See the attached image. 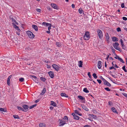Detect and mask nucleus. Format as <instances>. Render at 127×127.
Returning a JSON list of instances; mask_svg holds the SVG:
<instances>
[{
  "label": "nucleus",
  "instance_id": "nucleus-23",
  "mask_svg": "<svg viewBox=\"0 0 127 127\" xmlns=\"http://www.w3.org/2000/svg\"><path fill=\"white\" fill-rule=\"evenodd\" d=\"M63 119L65 120L64 121V122H65V123L67 122L68 121V118L67 116H64Z\"/></svg>",
  "mask_w": 127,
  "mask_h": 127
},
{
  "label": "nucleus",
  "instance_id": "nucleus-1",
  "mask_svg": "<svg viewBox=\"0 0 127 127\" xmlns=\"http://www.w3.org/2000/svg\"><path fill=\"white\" fill-rule=\"evenodd\" d=\"M97 34L99 38L101 40H102L103 36V33L102 31L99 29L97 30Z\"/></svg>",
  "mask_w": 127,
  "mask_h": 127
},
{
  "label": "nucleus",
  "instance_id": "nucleus-41",
  "mask_svg": "<svg viewBox=\"0 0 127 127\" xmlns=\"http://www.w3.org/2000/svg\"><path fill=\"white\" fill-rule=\"evenodd\" d=\"M24 79L23 78H20L19 79V81L21 82H22L24 80Z\"/></svg>",
  "mask_w": 127,
  "mask_h": 127
},
{
  "label": "nucleus",
  "instance_id": "nucleus-42",
  "mask_svg": "<svg viewBox=\"0 0 127 127\" xmlns=\"http://www.w3.org/2000/svg\"><path fill=\"white\" fill-rule=\"evenodd\" d=\"M104 89L105 90H106L107 91H111V90L110 89H109V88L108 87L104 88Z\"/></svg>",
  "mask_w": 127,
  "mask_h": 127
},
{
  "label": "nucleus",
  "instance_id": "nucleus-29",
  "mask_svg": "<svg viewBox=\"0 0 127 127\" xmlns=\"http://www.w3.org/2000/svg\"><path fill=\"white\" fill-rule=\"evenodd\" d=\"M79 117L78 116H77L76 115H74V119L78 120L79 119Z\"/></svg>",
  "mask_w": 127,
  "mask_h": 127
},
{
  "label": "nucleus",
  "instance_id": "nucleus-15",
  "mask_svg": "<svg viewBox=\"0 0 127 127\" xmlns=\"http://www.w3.org/2000/svg\"><path fill=\"white\" fill-rule=\"evenodd\" d=\"M104 85H107L108 87H110L111 85L106 80L104 82Z\"/></svg>",
  "mask_w": 127,
  "mask_h": 127
},
{
  "label": "nucleus",
  "instance_id": "nucleus-12",
  "mask_svg": "<svg viewBox=\"0 0 127 127\" xmlns=\"http://www.w3.org/2000/svg\"><path fill=\"white\" fill-rule=\"evenodd\" d=\"M78 97L79 99L82 100L83 102H85V98L84 97H83L81 95H79L78 96Z\"/></svg>",
  "mask_w": 127,
  "mask_h": 127
},
{
  "label": "nucleus",
  "instance_id": "nucleus-33",
  "mask_svg": "<svg viewBox=\"0 0 127 127\" xmlns=\"http://www.w3.org/2000/svg\"><path fill=\"white\" fill-rule=\"evenodd\" d=\"M17 108L20 111V110L23 111H24V109H23L21 107L17 106Z\"/></svg>",
  "mask_w": 127,
  "mask_h": 127
},
{
  "label": "nucleus",
  "instance_id": "nucleus-24",
  "mask_svg": "<svg viewBox=\"0 0 127 127\" xmlns=\"http://www.w3.org/2000/svg\"><path fill=\"white\" fill-rule=\"evenodd\" d=\"M83 62L81 61H79V65H78L79 66V67H82V65Z\"/></svg>",
  "mask_w": 127,
  "mask_h": 127
},
{
  "label": "nucleus",
  "instance_id": "nucleus-21",
  "mask_svg": "<svg viewBox=\"0 0 127 127\" xmlns=\"http://www.w3.org/2000/svg\"><path fill=\"white\" fill-rule=\"evenodd\" d=\"M75 112V113L77 114L78 115L81 116L82 115V114L79 113V112L77 110H75L74 111Z\"/></svg>",
  "mask_w": 127,
  "mask_h": 127
},
{
  "label": "nucleus",
  "instance_id": "nucleus-3",
  "mask_svg": "<svg viewBox=\"0 0 127 127\" xmlns=\"http://www.w3.org/2000/svg\"><path fill=\"white\" fill-rule=\"evenodd\" d=\"M27 34L29 37L31 38H33L34 37V35L33 33L30 31H28L27 32Z\"/></svg>",
  "mask_w": 127,
  "mask_h": 127
},
{
  "label": "nucleus",
  "instance_id": "nucleus-19",
  "mask_svg": "<svg viewBox=\"0 0 127 127\" xmlns=\"http://www.w3.org/2000/svg\"><path fill=\"white\" fill-rule=\"evenodd\" d=\"M46 91V89L45 88L43 89V90L42 91V92L40 93V95H43Z\"/></svg>",
  "mask_w": 127,
  "mask_h": 127
},
{
  "label": "nucleus",
  "instance_id": "nucleus-28",
  "mask_svg": "<svg viewBox=\"0 0 127 127\" xmlns=\"http://www.w3.org/2000/svg\"><path fill=\"white\" fill-rule=\"evenodd\" d=\"M83 91L86 93H88L89 92V91L86 88H85L83 89Z\"/></svg>",
  "mask_w": 127,
  "mask_h": 127
},
{
  "label": "nucleus",
  "instance_id": "nucleus-40",
  "mask_svg": "<svg viewBox=\"0 0 127 127\" xmlns=\"http://www.w3.org/2000/svg\"><path fill=\"white\" fill-rule=\"evenodd\" d=\"M93 77L95 78V79H96L97 77L96 75V73H94L93 74Z\"/></svg>",
  "mask_w": 127,
  "mask_h": 127
},
{
  "label": "nucleus",
  "instance_id": "nucleus-32",
  "mask_svg": "<svg viewBox=\"0 0 127 127\" xmlns=\"http://www.w3.org/2000/svg\"><path fill=\"white\" fill-rule=\"evenodd\" d=\"M37 105V104H35L33 105H32L30 106L29 108L30 109H32V108H33L34 107L36 106Z\"/></svg>",
  "mask_w": 127,
  "mask_h": 127
},
{
  "label": "nucleus",
  "instance_id": "nucleus-31",
  "mask_svg": "<svg viewBox=\"0 0 127 127\" xmlns=\"http://www.w3.org/2000/svg\"><path fill=\"white\" fill-rule=\"evenodd\" d=\"M122 69L125 72L127 73V70L126 68V66H123L122 67Z\"/></svg>",
  "mask_w": 127,
  "mask_h": 127
},
{
  "label": "nucleus",
  "instance_id": "nucleus-13",
  "mask_svg": "<svg viewBox=\"0 0 127 127\" xmlns=\"http://www.w3.org/2000/svg\"><path fill=\"white\" fill-rule=\"evenodd\" d=\"M112 41L114 42H117L118 40L117 38L115 37H112Z\"/></svg>",
  "mask_w": 127,
  "mask_h": 127
},
{
  "label": "nucleus",
  "instance_id": "nucleus-57",
  "mask_svg": "<svg viewBox=\"0 0 127 127\" xmlns=\"http://www.w3.org/2000/svg\"><path fill=\"white\" fill-rule=\"evenodd\" d=\"M120 42L121 43V44H124V42L123 40L122 39H120Z\"/></svg>",
  "mask_w": 127,
  "mask_h": 127
},
{
  "label": "nucleus",
  "instance_id": "nucleus-14",
  "mask_svg": "<svg viewBox=\"0 0 127 127\" xmlns=\"http://www.w3.org/2000/svg\"><path fill=\"white\" fill-rule=\"evenodd\" d=\"M119 45V44L118 42H116L113 44V46L115 49L118 47Z\"/></svg>",
  "mask_w": 127,
  "mask_h": 127
},
{
  "label": "nucleus",
  "instance_id": "nucleus-36",
  "mask_svg": "<svg viewBox=\"0 0 127 127\" xmlns=\"http://www.w3.org/2000/svg\"><path fill=\"white\" fill-rule=\"evenodd\" d=\"M40 79L41 81H43L44 82H45L46 80V79L45 78L42 77H41L40 78Z\"/></svg>",
  "mask_w": 127,
  "mask_h": 127
},
{
  "label": "nucleus",
  "instance_id": "nucleus-48",
  "mask_svg": "<svg viewBox=\"0 0 127 127\" xmlns=\"http://www.w3.org/2000/svg\"><path fill=\"white\" fill-rule=\"evenodd\" d=\"M116 49L119 51L120 52H121L122 51V50L119 47H117V48H116Z\"/></svg>",
  "mask_w": 127,
  "mask_h": 127
},
{
  "label": "nucleus",
  "instance_id": "nucleus-59",
  "mask_svg": "<svg viewBox=\"0 0 127 127\" xmlns=\"http://www.w3.org/2000/svg\"><path fill=\"white\" fill-rule=\"evenodd\" d=\"M11 19H12V22H16V21L13 18H11Z\"/></svg>",
  "mask_w": 127,
  "mask_h": 127
},
{
  "label": "nucleus",
  "instance_id": "nucleus-20",
  "mask_svg": "<svg viewBox=\"0 0 127 127\" xmlns=\"http://www.w3.org/2000/svg\"><path fill=\"white\" fill-rule=\"evenodd\" d=\"M82 107L83 108V109L85 110L88 111L89 110L87 108V107L85 105H83L82 106Z\"/></svg>",
  "mask_w": 127,
  "mask_h": 127
},
{
  "label": "nucleus",
  "instance_id": "nucleus-26",
  "mask_svg": "<svg viewBox=\"0 0 127 127\" xmlns=\"http://www.w3.org/2000/svg\"><path fill=\"white\" fill-rule=\"evenodd\" d=\"M61 95L62 96H64L65 97H68V95L62 93L61 94Z\"/></svg>",
  "mask_w": 127,
  "mask_h": 127
},
{
  "label": "nucleus",
  "instance_id": "nucleus-45",
  "mask_svg": "<svg viewBox=\"0 0 127 127\" xmlns=\"http://www.w3.org/2000/svg\"><path fill=\"white\" fill-rule=\"evenodd\" d=\"M108 104L110 106L112 105L113 103L111 101H109L108 102Z\"/></svg>",
  "mask_w": 127,
  "mask_h": 127
},
{
  "label": "nucleus",
  "instance_id": "nucleus-38",
  "mask_svg": "<svg viewBox=\"0 0 127 127\" xmlns=\"http://www.w3.org/2000/svg\"><path fill=\"white\" fill-rule=\"evenodd\" d=\"M12 24L13 25L14 28L16 29H17V28H18V27L14 23H12Z\"/></svg>",
  "mask_w": 127,
  "mask_h": 127
},
{
  "label": "nucleus",
  "instance_id": "nucleus-16",
  "mask_svg": "<svg viewBox=\"0 0 127 127\" xmlns=\"http://www.w3.org/2000/svg\"><path fill=\"white\" fill-rule=\"evenodd\" d=\"M32 27L36 31H37L38 30V28L36 25H32Z\"/></svg>",
  "mask_w": 127,
  "mask_h": 127
},
{
  "label": "nucleus",
  "instance_id": "nucleus-64",
  "mask_svg": "<svg viewBox=\"0 0 127 127\" xmlns=\"http://www.w3.org/2000/svg\"><path fill=\"white\" fill-rule=\"evenodd\" d=\"M71 6L73 8H74L75 7V5L74 4H72Z\"/></svg>",
  "mask_w": 127,
  "mask_h": 127
},
{
  "label": "nucleus",
  "instance_id": "nucleus-39",
  "mask_svg": "<svg viewBox=\"0 0 127 127\" xmlns=\"http://www.w3.org/2000/svg\"><path fill=\"white\" fill-rule=\"evenodd\" d=\"M100 78L103 81V82L106 80L103 78L102 76H101L100 77Z\"/></svg>",
  "mask_w": 127,
  "mask_h": 127
},
{
  "label": "nucleus",
  "instance_id": "nucleus-6",
  "mask_svg": "<svg viewBox=\"0 0 127 127\" xmlns=\"http://www.w3.org/2000/svg\"><path fill=\"white\" fill-rule=\"evenodd\" d=\"M52 66L53 68L57 71H58L59 70L60 67L56 64H53L52 65Z\"/></svg>",
  "mask_w": 127,
  "mask_h": 127
},
{
  "label": "nucleus",
  "instance_id": "nucleus-47",
  "mask_svg": "<svg viewBox=\"0 0 127 127\" xmlns=\"http://www.w3.org/2000/svg\"><path fill=\"white\" fill-rule=\"evenodd\" d=\"M36 10L37 12H40L41 11V10L40 9H36Z\"/></svg>",
  "mask_w": 127,
  "mask_h": 127
},
{
  "label": "nucleus",
  "instance_id": "nucleus-27",
  "mask_svg": "<svg viewBox=\"0 0 127 127\" xmlns=\"http://www.w3.org/2000/svg\"><path fill=\"white\" fill-rule=\"evenodd\" d=\"M78 11L79 12V13L80 14H81L82 13V12H83V11L82 9V8H80L78 10Z\"/></svg>",
  "mask_w": 127,
  "mask_h": 127
},
{
  "label": "nucleus",
  "instance_id": "nucleus-55",
  "mask_svg": "<svg viewBox=\"0 0 127 127\" xmlns=\"http://www.w3.org/2000/svg\"><path fill=\"white\" fill-rule=\"evenodd\" d=\"M52 25L51 24H50V25L49 26V27H48V30H50V29L51 28V26Z\"/></svg>",
  "mask_w": 127,
  "mask_h": 127
},
{
  "label": "nucleus",
  "instance_id": "nucleus-37",
  "mask_svg": "<svg viewBox=\"0 0 127 127\" xmlns=\"http://www.w3.org/2000/svg\"><path fill=\"white\" fill-rule=\"evenodd\" d=\"M121 45L122 49L125 50H126V47L125 46L124 43L121 44Z\"/></svg>",
  "mask_w": 127,
  "mask_h": 127
},
{
  "label": "nucleus",
  "instance_id": "nucleus-56",
  "mask_svg": "<svg viewBox=\"0 0 127 127\" xmlns=\"http://www.w3.org/2000/svg\"><path fill=\"white\" fill-rule=\"evenodd\" d=\"M34 79H37L36 77L34 75H32L31 76Z\"/></svg>",
  "mask_w": 127,
  "mask_h": 127
},
{
  "label": "nucleus",
  "instance_id": "nucleus-25",
  "mask_svg": "<svg viewBox=\"0 0 127 127\" xmlns=\"http://www.w3.org/2000/svg\"><path fill=\"white\" fill-rule=\"evenodd\" d=\"M39 126L41 127H45V124L44 123H40L39 124Z\"/></svg>",
  "mask_w": 127,
  "mask_h": 127
},
{
  "label": "nucleus",
  "instance_id": "nucleus-35",
  "mask_svg": "<svg viewBox=\"0 0 127 127\" xmlns=\"http://www.w3.org/2000/svg\"><path fill=\"white\" fill-rule=\"evenodd\" d=\"M111 49H112V52L115 55H116V54L115 53V50L114 49L113 47H112L111 48Z\"/></svg>",
  "mask_w": 127,
  "mask_h": 127
},
{
  "label": "nucleus",
  "instance_id": "nucleus-49",
  "mask_svg": "<svg viewBox=\"0 0 127 127\" xmlns=\"http://www.w3.org/2000/svg\"><path fill=\"white\" fill-rule=\"evenodd\" d=\"M0 110L2 111L5 112L4 109L2 108H0Z\"/></svg>",
  "mask_w": 127,
  "mask_h": 127
},
{
  "label": "nucleus",
  "instance_id": "nucleus-5",
  "mask_svg": "<svg viewBox=\"0 0 127 127\" xmlns=\"http://www.w3.org/2000/svg\"><path fill=\"white\" fill-rule=\"evenodd\" d=\"M22 107L24 109V111L26 112L28 111V108L29 107L28 105L25 104L22 105Z\"/></svg>",
  "mask_w": 127,
  "mask_h": 127
},
{
  "label": "nucleus",
  "instance_id": "nucleus-60",
  "mask_svg": "<svg viewBox=\"0 0 127 127\" xmlns=\"http://www.w3.org/2000/svg\"><path fill=\"white\" fill-rule=\"evenodd\" d=\"M16 29L18 31V32H20L21 31L19 29L18 27V28H17V29Z\"/></svg>",
  "mask_w": 127,
  "mask_h": 127
},
{
  "label": "nucleus",
  "instance_id": "nucleus-62",
  "mask_svg": "<svg viewBox=\"0 0 127 127\" xmlns=\"http://www.w3.org/2000/svg\"><path fill=\"white\" fill-rule=\"evenodd\" d=\"M28 50H32V49L31 48H30L29 46H28L27 48Z\"/></svg>",
  "mask_w": 127,
  "mask_h": 127
},
{
  "label": "nucleus",
  "instance_id": "nucleus-53",
  "mask_svg": "<svg viewBox=\"0 0 127 127\" xmlns=\"http://www.w3.org/2000/svg\"><path fill=\"white\" fill-rule=\"evenodd\" d=\"M123 95L125 96V97L127 98V94L125 93H123Z\"/></svg>",
  "mask_w": 127,
  "mask_h": 127
},
{
  "label": "nucleus",
  "instance_id": "nucleus-30",
  "mask_svg": "<svg viewBox=\"0 0 127 127\" xmlns=\"http://www.w3.org/2000/svg\"><path fill=\"white\" fill-rule=\"evenodd\" d=\"M14 118L15 119H19L20 118L18 115H13Z\"/></svg>",
  "mask_w": 127,
  "mask_h": 127
},
{
  "label": "nucleus",
  "instance_id": "nucleus-61",
  "mask_svg": "<svg viewBox=\"0 0 127 127\" xmlns=\"http://www.w3.org/2000/svg\"><path fill=\"white\" fill-rule=\"evenodd\" d=\"M40 101V99H37V100H36L35 101V103H37L38 102Z\"/></svg>",
  "mask_w": 127,
  "mask_h": 127
},
{
  "label": "nucleus",
  "instance_id": "nucleus-7",
  "mask_svg": "<svg viewBox=\"0 0 127 127\" xmlns=\"http://www.w3.org/2000/svg\"><path fill=\"white\" fill-rule=\"evenodd\" d=\"M105 37L108 43L109 42V35L107 33H106L105 34Z\"/></svg>",
  "mask_w": 127,
  "mask_h": 127
},
{
  "label": "nucleus",
  "instance_id": "nucleus-18",
  "mask_svg": "<svg viewBox=\"0 0 127 127\" xmlns=\"http://www.w3.org/2000/svg\"><path fill=\"white\" fill-rule=\"evenodd\" d=\"M51 24L49 23H46L45 22H43L42 23V25H43L46 26H49L50 25V24Z\"/></svg>",
  "mask_w": 127,
  "mask_h": 127
},
{
  "label": "nucleus",
  "instance_id": "nucleus-22",
  "mask_svg": "<svg viewBox=\"0 0 127 127\" xmlns=\"http://www.w3.org/2000/svg\"><path fill=\"white\" fill-rule=\"evenodd\" d=\"M51 105H52L53 106H56V104L55 102H54L53 101H51Z\"/></svg>",
  "mask_w": 127,
  "mask_h": 127
},
{
  "label": "nucleus",
  "instance_id": "nucleus-46",
  "mask_svg": "<svg viewBox=\"0 0 127 127\" xmlns=\"http://www.w3.org/2000/svg\"><path fill=\"white\" fill-rule=\"evenodd\" d=\"M117 30L118 32H119L121 31L120 28L119 27L118 28H117Z\"/></svg>",
  "mask_w": 127,
  "mask_h": 127
},
{
  "label": "nucleus",
  "instance_id": "nucleus-52",
  "mask_svg": "<svg viewBox=\"0 0 127 127\" xmlns=\"http://www.w3.org/2000/svg\"><path fill=\"white\" fill-rule=\"evenodd\" d=\"M125 21H126L127 20V18L125 17H123L122 18Z\"/></svg>",
  "mask_w": 127,
  "mask_h": 127
},
{
  "label": "nucleus",
  "instance_id": "nucleus-2",
  "mask_svg": "<svg viewBox=\"0 0 127 127\" xmlns=\"http://www.w3.org/2000/svg\"><path fill=\"white\" fill-rule=\"evenodd\" d=\"M90 37V32L88 31L85 32V35L84 36V39L86 40H89Z\"/></svg>",
  "mask_w": 127,
  "mask_h": 127
},
{
  "label": "nucleus",
  "instance_id": "nucleus-4",
  "mask_svg": "<svg viewBox=\"0 0 127 127\" xmlns=\"http://www.w3.org/2000/svg\"><path fill=\"white\" fill-rule=\"evenodd\" d=\"M60 122L59 123V125L60 126H63L66 123H65L64 121H63L62 120H59Z\"/></svg>",
  "mask_w": 127,
  "mask_h": 127
},
{
  "label": "nucleus",
  "instance_id": "nucleus-10",
  "mask_svg": "<svg viewBox=\"0 0 127 127\" xmlns=\"http://www.w3.org/2000/svg\"><path fill=\"white\" fill-rule=\"evenodd\" d=\"M51 5L53 8L57 10L59 8L57 5L54 3L51 4Z\"/></svg>",
  "mask_w": 127,
  "mask_h": 127
},
{
  "label": "nucleus",
  "instance_id": "nucleus-8",
  "mask_svg": "<svg viewBox=\"0 0 127 127\" xmlns=\"http://www.w3.org/2000/svg\"><path fill=\"white\" fill-rule=\"evenodd\" d=\"M48 74L51 78H53L54 77V72L52 71H50L48 72Z\"/></svg>",
  "mask_w": 127,
  "mask_h": 127
},
{
  "label": "nucleus",
  "instance_id": "nucleus-43",
  "mask_svg": "<svg viewBox=\"0 0 127 127\" xmlns=\"http://www.w3.org/2000/svg\"><path fill=\"white\" fill-rule=\"evenodd\" d=\"M56 45L58 47H60L61 46V45L60 42H57L56 43Z\"/></svg>",
  "mask_w": 127,
  "mask_h": 127
},
{
  "label": "nucleus",
  "instance_id": "nucleus-58",
  "mask_svg": "<svg viewBox=\"0 0 127 127\" xmlns=\"http://www.w3.org/2000/svg\"><path fill=\"white\" fill-rule=\"evenodd\" d=\"M121 7L122 8H124V3H122L121 5Z\"/></svg>",
  "mask_w": 127,
  "mask_h": 127
},
{
  "label": "nucleus",
  "instance_id": "nucleus-50",
  "mask_svg": "<svg viewBox=\"0 0 127 127\" xmlns=\"http://www.w3.org/2000/svg\"><path fill=\"white\" fill-rule=\"evenodd\" d=\"M109 69H114L115 70H116V69L113 66H111V67H109Z\"/></svg>",
  "mask_w": 127,
  "mask_h": 127
},
{
  "label": "nucleus",
  "instance_id": "nucleus-17",
  "mask_svg": "<svg viewBox=\"0 0 127 127\" xmlns=\"http://www.w3.org/2000/svg\"><path fill=\"white\" fill-rule=\"evenodd\" d=\"M111 110L112 112L114 113H116L118 114V113L116 109L114 107H113L111 108Z\"/></svg>",
  "mask_w": 127,
  "mask_h": 127
},
{
  "label": "nucleus",
  "instance_id": "nucleus-54",
  "mask_svg": "<svg viewBox=\"0 0 127 127\" xmlns=\"http://www.w3.org/2000/svg\"><path fill=\"white\" fill-rule=\"evenodd\" d=\"M90 115L92 116V117H93L94 118H95L96 117V116L94 115L93 114H92V115L90 114Z\"/></svg>",
  "mask_w": 127,
  "mask_h": 127
},
{
  "label": "nucleus",
  "instance_id": "nucleus-34",
  "mask_svg": "<svg viewBox=\"0 0 127 127\" xmlns=\"http://www.w3.org/2000/svg\"><path fill=\"white\" fill-rule=\"evenodd\" d=\"M118 59L122 63H125L124 61L122 59L120 58H118Z\"/></svg>",
  "mask_w": 127,
  "mask_h": 127
},
{
  "label": "nucleus",
  "instance_id": "nucleus-51",
  "mask_svg": "<svg viewBox=\"0 0 127 127\" xmlns=\"http://www.w3.org/2000/svg\"><path fill=\"white\" fill-rule=\"evenodd\" d=\"M97 81L99 84H101V81L100 79H97Z\"/></svg>",
  "mask_w": 127,
  "mask_h": 127
},
{
  "label": "nucleus",
  "instance_id": "nucleus-11",
  "mask_svg": "<svg viewBox=\"0 0 127 127\" xmlns=\"http://www.w3.org/2000/svg\"><path fill=\"white\" fill-rule=\"evenodd\" d=\"M97 67L98 68L100 69L101 67V61H98Z\"/></svg>",
  "mask_w": 127,
  "mask_h": 127
},
{
  "label": "nucleus",
  "instance_id": "nucleus-44",
  "mask_svg": "<svg viewBox=\"0 0 127 127\" xmlns=\"http://www.w3.org/2000/svg\"><path fill=\"white\" fill-rule=\"evenodd\" d=\"M88 76L89 78L91 79L92 78L91 76V75L90 74V72H88Z\"/></svg>",
  "mask_w": 127,
  "mask_h": 127
},
{
  "label": "nucleus",
  "instance_id": "nucleus-63",
  "mask_svg": "<svg viewBox=\"0 0 127 127\" xmlns=\"http://www.w3.org/2000/svg\"><path fill=\"white\" fill-rule=\"evenodd\" d=\"M84 127H91V126L89 125H85Z\"/></svg>",
  "mask_w": 127,
  "mask_h": 127
},
{
  "label": "nucleus",
  "instance_id": "nucleus-9",
  "mask_svg": "<svg viewBox=\"0 0 127 127\" xmlns=\"http://www.w3.org/2000/svg\"><path fill=\"white\" fill-rule=\"evenodd\" d=\"M11 77V75L9 76L7 80V84L9 86H10V80Z\"/></svg>",
  "mask_w": 127,
  "mask_h": 127
}]
</instances>
